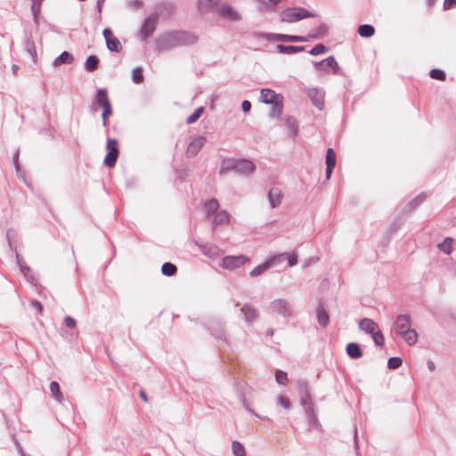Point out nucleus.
<instances>
[{
  "label": "nucleus",
  "instance_id": "nucleus-28",
  "mask_svg": "<svg viewBox=\"0 0 456 456\" xmlns=\"http://www.w3.org/2000/svg\"><path fill=\"white\" fill-rule=\"evenodd\" d=\"M238 164V159H226L222 161L220 174H224L227 171L234 170L235 166Z\"/></svg>",
  "mask_w": 456,
  "mask_h": 456
},
{
  "label": "nucleus",
  "instance_id": "nucleus-18",
  "mask_svg": "<svg viewBox=\"0 0 456 456\" xmlns=\"http://www.w3.org/2000/svg\"><path fill=\"white\" fill-rule=\"evenodd\" d=\"M278 97V94L272 89L265 88L260 92V101L265 104L273 103Z\"/></svg>",
  "mask_w": 456,
  "mask_h": 456
},
{
  "label": "nucleus",
  "instance_id": "nucleus-35",
  "mask_svg": "<svg viewBox=\"0 0 456 456\" xmlns=\"http://www.w3.org/2000/svg\"><path fill=\"white\" fill-rule=\"evenodd\" d=\"M325 164L330 167L336 166V152L332 148H329L326 151Z\"/></svg>",
  "mask_w": 456,
  "mask_h": 456
},
{
  "label": "nucleus",
  "instance_id": "nucleus-60",
  "mask_svg": "<svg viewBox=\"0 0 456 456\" xmlns=\"http://www.w3.org/2000/svg\"><path fill=\"white\" fill-rule=\"evenodd\" d=\"M30 305L31 306L35 307L38 312L41 313L43 311V305L39 301L32 300Z\"/></svg>",
  "mask_w": 456,
  "mask_h": 456
},
{
  "label": "nucleus",
  "instance_id": "nucleus-57",
  "mask_svg": "<svg viewBox=\"0 0 456 456\" xmlns=\"http://www.w3.org/2000/svg\"><path fill=\"white\" fill-rule=\"evenodd\" d=\"M241 109L243 110V112L245 113H248L251 110V103L248 100H244L241 103Z\"/></svg>",
  "mask_w": 456,
  "mask_h": 456
},
{
  "label": "nucleus",
  "instance_id": "nucleus-41",
  "mask_svg": "<svg viewBox=\"0 0 456 456\" xmlns=\"http://www.w3.org/2000/svg\"><path fill=\"white\" fill-rule=\"evenodd\" d=\"M429 76L431 78L440 81L445 80L446 77L445 72L439 69H432L429 72Z\"/></svg>",
  "mask_w": 456,
  "mask_h": 456
},
{
  "label": "nucleus",
  "instance_id": "nucleus-32",
  "mask_svg": "<svg viewBox=\"0 0 456 456\" xmlns=\"http://www.w3.org/2000/svg\"><path fill=\"white\" fill-rule=\"evenodd\" d=\"M177 267L174 264L169 262L164 263L161 266V273L168 277L175 275Z\"/></svg>",
  "mask_w": 456,
  "mask_h": 456
},
{
  "label": "nucleus",
  "instance_id": "nucleus-33",
  "mask_svg": "<svg viewBox=\"0 0 456 456\" xmlns=\"http://www.w3.org/2000/svg\"><path fill=\"white\" fill-rule=\"evenodd\" d=\"M452 239L450 237H447L444 239V240L442 243H439L437 245V247L441 251H443L446 255H450L452 251Z\"/></svg>",
  "mask_w": 456,
  "mask_h": 456
},
{
  "label": "nucleus",
  "instance_id": "nucleus-20",
  "mask_svg": "<svg viewBox=\"0 0 456 456\" xmlns=\"http://www.w3.org/2000/svg\"><path fill=\"white\" fill-rule=\"evenodd\" d=\"M196 244L198 245L202 254H204L206 256L214 259L219 256V249L216 246L198 243Z\"/></svg>",
  "mask_w": 456,
  "mask_h": 456
},
{
  "label": "nucleus",
  "instance_id": "nucleus-47",
  "mask_svg": "<svg viewBox=\"0 0 456 456\" xmlns=\"http://www.w3.org/2000/svg\"><path fill=\"white\" fill-rule=\"evenodd\" d=\"M373 341L376 346H381L384 345L385 338L380 330H376L374 333L371 334Z\"/></svg>",
  "mask_w": 456,
  "mask_h": 456
},
{
  "label": "nucleus",
  "instance_id": "nucleus-52",
  "mask_svg": "<svg viewBox=\"0 0 456 456\" xmlns=\"http://www.w3.org/2000/svg\"><path fill=\"white\" fill-rule=\"evenodd\" d=\"M154 30H140L138 37L142 41L147 42L152 36Z\"/></svg>",
  "mask_w": 456,
  "mask_h": 456
},
{
  "label": "nucleus",
  "instance_id": "nucleus-1",
  "mask_svg": "<svg viewBox=\"0 0 456 456\" xmlns=\"http://www.w3.org/2000/svg\"><path fill=\"white\" fill-rule=\"evenodd\" d=\"M197 39L198 36L190 30H168L157 38L156 46L160 51L167 50L172 47L192 45Z\"/></svg>",
  "mask_w": 456,
  "mask_h": 456
},
{
  "label": "nucleus",
  "instance_id": "nucleus-22",
  "mask_svg": "<svg viewBox=\"0 0 456 456\" xmlns=\"http://www.w3.org/2000/svg\"><path fill=\"white\" fill-rule=\"evenodd\" d=\"M95 101L102 108V107H108L110 104V102L108 97V93L106 88H100L97 90L96 95H95Z\"/></svg>",
  "mask_w": 456,
  "mask_h": 456
},
{
  "label": "nucleus",
  "instance_id": "nucleus-2",
  "mask_svg": "<svg viewBox=\"0 0 456 456\" xmlns=\"http://www.w3.org/2000/svg\"><path fill=\"white\" fill-rule=\"evenodd\" d=\"M411 317L409 314H400L395 322V333L399 335L409 345H415L418 334L411 328Z\"/></svg>",
  "mask_w": 456,
  "mask_h": 456
},
{
  "label": "nucleus",
  "instance_id": "nucleus-19",
  "mask_svg": "<svg viewBox=\"0 0 456 456\" xmlns=\"http://www.w3.org/2000/svg\"><path fill=\"white\" fill-rule=\"evenodd\" d=\"M347 355L351 359H359L362 356V351L359 344L351 342L346 345V348Z\"/></svg>",
  "mask_w": 456,
  "mask_h": 456
},
{
  "label": "nucleus",
  "instance_id": "nucleus-11",
  "mask_svg": "<svg viewBox=\"0 0 456 456\" xmlns=\"http://www.w3.org/2000/svg\"><path fill=\"white\" fill-rule=\"evenodd\" d=\"M256 170V165L253 161L247 159H238V164L235 166V172L240 175H248Z\"/></svg>",
  "mask_w": 456,
  "mask_h": 456
},
{
  "label": "nucleus",
  "instance_id": "nucleus-51",
  "mask_svg": "<svg viewBox=\"0 0 456 456\" xmlns=\"http://www.w3.org/2000/svg\"><path fill=\"white\" fill-rule=\"evenodd\" d=\"M277 403L284 409L289 410L290 408V402L288 397L283 395H279L277 398Z\"/></svg>",
  "mask_w": 456,
  "mask_h": 456
},
{
  "label": "nucleus",
  "instance_id": "nucleus-59",
  "mask_svg": "<svg viewBox=\"0 0 456 456\" xmlns=\"http://www.w3.org/2000/svg\"><path fill=\"white\" fill-rule=\"evenodd\" d=\"M18 159H19V151H17L15 152V154L13 155V158H12L13 164H14L15 170H16L17 174L20 173V166H19Z\"/></svg>",
  "mask_w": 456,
  "mask_h": 456
},
{
  "label": "nucleus",
  "instance_id": "nucleus-37",
  "mask_svg": "<svg viewBox=\"0 0 456 456\" xmlns=\"http://www.w3.org/2000/svg\"><path fill=\"white\" fill-rule=\"evenodd\" d=\"M232 450L234 456H246L244 446L238 441L232 443Z\"/></svg>",
  "mask_w": 456,
  "mask_h": 456
},
{
  "label": "nucleus",
  "instance_id": "nucleus-16",
  "mask_svg": "<svg viewBox=\"0 0 456 456\" xmlns=\"http://www.w3.org/2000/svg\"><path fill=\"white\" fill-rule=\"evenodd\" d=\"M270 206L272 208H275L281 203L282 192L279 188H271L267 195Z\"/></svg>",
  "mask_w": 456,
  "mask_h": 456
},
{
  "label": "nucleus",
  "instance_id": "nucleus-50",
  "mask_svg": "<svg viewBox=\"0 0 456 456\" xmlns=\"http://www.w3.org/2000/svg\"><path fill=\"white\" fill-rule=\"evenodd\" d=\"M275 379L278 384L285 385L286 381L288 380L287 373L282 370H277L275 373Z\"/></svg>",
  "mask_w": 456,
  "mask_h": 456
},
{
  "label": "nucleus",
  "instance_id": "nucleus-26",
  "mask_svg": "<svg viewBox=\"0 0 456 456\" xmlns=\"http://www.w3.org/2000/svg\"><path fill=\"white\" fill-rule=\"evenodd\" d=\"M230 220V215L225 210H221L216 212L215 218H214V226L213 228L216 229L220 224H225Z\"/></svg>",
  "mask_w": 456,
  "mask_h": 456
},
{
  "label": "nucleus",
  "instance_id": "nucleus-64",
  "mask_svg": "<svg viewBox=\"0 0 456 456\" xmlns=\"http://www.w3.org/2000/svg\"><path fill=\"white\" fill-rule=\"evenodd\" d=\"M139 395H140V398H141L143 402H145V403H147V402H148V396H147L146 393L144 392V390H140Z\"/></svg>",
  "mask_w": 456,
  "mask_h": 456
},
{
  "label": "nucleus",
  "instance_id": "nucleus-21",
  "mask_svg": "<svg viewBox=\"0 0 456 456\" xmlns=\"http://www.w3.org/2000/svg\"><path fill=\"white\" fill-rule=\"evenodd\" d=\"M316 314L318 323L323 328L327 327L330 323V316L327 310L323 307L322 305H319L316 310Z\"/></svg>",
  "mask_w": 456,
  "mask_h": 456
},
{
  "label": "nucleus",
  "instance_id": "nucleus-42",
  "mask_svg": "<svg viewBox=\"0 0 456 456\" xmlns=\"http://www.w3.org/2000/svg\"><path fill=\"white\" fill-rule=\"evenodd\" d=\"M211 333L216 338L217 340L225 342V333L222 327H216L211 329Z\"/></svg>",
  "mask_w": 456,
  "mask_h": 456
},
{
  "label": "nucleus",
  "instance_id": "nucleus-48",
  "mask_svg": "<svg viewBox=\"0 0 456 456\" xmlns=\"http://www.w3.org/2000/svg\"><path fill=\"white\" fill-rule=\"evenodd\" d=\"M16 259H17V264L20 266V272L23 273V275L25 277H28V274H30L32 273V270L30 269V267L28 265H24L20 263V256L17 253H16Z\"/></svg>",
  "mask_w": 456,
  "mask_h": 456
},
{
  "label": "nucleus",
  "instance_id": "nucleus-61",
  "mask_svg": "<svg viewBox=\"0 0 456 456\" xmlns=\"http://www.w3.org/2000/svg\"><path fill=\"white\" fill-rule=\"evenodd\" d=\"M334 167L326 166L325 175L326 179L329 180L332 175Z\"/></svg>",
  "mask_w": 456,
  "mask_h": 456
},
{
  "label": "nucleus",
  "instance_id": "nucleus-10",
  "mask_svg": "<svg viewBox=\"0 0 456 456\" xmlns=\"http://www.w3.org/2000/svg\"><path fill=\"white\" fill-rule=\"evenodd\" d=\"M271 307L274 313L283 317H288L291 314V309L289 307V305L288 301H286L285 299L280 298L273 300L271 303Z\"/></svg>",
  "mask_w": 456,
  "mask_h": 456
},
{
  "label": "nucleus",
  "instance_id": "nucleus-17",
  "mask_svg": "<svg viewBox=\"0 0 456 456\" xmlns=\"http://www.w3.org/2000/svg\"><path fill=\"white\" fill-rule=\"evenodd\" d=\"M359 328L368 334H372L378 330L379 326L373 320L363 318L359 322Z\"/></svg>",
  "mask_w": 456,
  "mask_h": 456
},
{
  "label": "nucleus",
  "instance_id": "nucleus-49",
  "mask_svg": "<svg viewBox=\"0 0 456 456\" xmlns=\"http://www.w3.org/2000/svg\"><path fill=\"white\" fill-rule=\"evenodd\" d=\"M16 259H17V264L20 266V272L23 273V275L25 277H28V274H30L32 273V270L30 269V267L28 265H24L20 263V256L17 253H16Z\"/></svg>",
  "mask_w": 456,
  "mask_h": 456
},
{
  "label": "nucleus",
  "instance_id": "nucleus-43",
  "mask_svg": "<svg viewBox=\"0 0 456 456\" xmlns=\"http://www.w3.org/2000/svg\"><path fill=\"white\" fill-rule=\"evenodd\" d=\"M203 112V107H199L198 109H196L194 110V112L192 114H191L187 119H186V123L187 124H193L195 123L200 117V115L202 114Z\"/></svg>",
  "mask_w": 456,
  "mask_h": 456
},
{
  "label": "nucleus",
  "instance_id": "nucleus-4",
  "mask_svg": "<svg viewBox=\"0 0 456 456\" xmlns=\"http://www.w3.org/2000/svg\"><path fill=\"white\" fill-rule=\"evenodd\" d=\"M118 140L114 138H108L106 143L107 154L104 158V165L108 167H113L116 163L119 154L118 147Z\"/></svg>",
  "mask_w": 456,
  "mask_h": 456
},
{
  "label": "nucleus",
  "instance_id": "nucleus-44",
  "mask_svg": "<svg viewBox=\"0 0 456 456\" xmlns=\"http://www.w3.org/2000/svg\"><path fill=\"white\" fill-rule=\"evenodd\" d=\"M328 47H326L324 45L318 44L314 47H313L308 53L311 55H319L322 53H325L326 52H328Z\"/></svg>",
  "mask_w": 456,
  "mask_h": 456
},
{
  "label": "nucleus",
  "instance_id": "nucleus-9",
  "mask_svg": "<svg viewBox=\"0 0 456 456\" xmlns=\"http://www.w3.org/2000/svg\"><path fill=\"white\" fill-rule=\"evenodd\" d=\"M207 139L205 136L200 135L193 138L191 142L188 145L186 154L189 158L195 157L199 151L201 150V148L206 143Z\"/></svg>",
  "mask_w": 456,
  "mask_h": 456
},
{
  "label": "nucleus",
  "instance_id": "nucleus-15",
  "mask_svg": "<svg viewBox=\"0 0 456 456\" xmlns=\"http://www.w3.org/2000/svg\"><path fill=\"white\" fill-rule=\"evenodd\" d=\"M240 313L248 325L258 316L257 310L249 304H244L240 308Z\"/></svg>",
  "mask_w": 456,
  "mask_h": 456
},
{
  "label": "nucleus",
  "instance_id": "nucleus-46",
  "mask_svg": "<svg viewBox=\"0 0 456 456\" xmlns=\"http://www.w3.org/2000/svg\"><path fill=\"white\" fill-rule=\"evenodd\" d=\"M102 125L103 126H108V118L110 116L112 115V108H111V105H109L108 107H102Z\"/></svg>",
  "mask_w": 456,
  "mask_h": 456
},
{
  "label": "nucleus",
  "instance_id": "nucleus-29",
  "mask_svg": "<svg viewBox=\"0 0 456 456\" xmlns=\"http://www.w3.org/2000/svg\"><path fill=\"white\" fill-rule=\"evenodd\" d=\"M426 199H427V194L422 192V193L419 194L415 199H413L412 200L408 202L406 204L405 208H407L408 211H412L418 206H419L422 202H424L426 200Z\"/></svg>",
  "mask_w": 456,
  "mask_h": 456
},
{
  "label": "nucleus",
  "instance_id": "nucleus-30",
  "mask_svg": "<svg viewBox=\"0 0 456 456\" xmlns=\"http://www.w3.org/2000/svg\"><path fill=\"white\" fill-rule=\"evenodd\" d=\"M50 392L52 396L59 403H61L63 400V395L60 390L59 383L56 381H52L50 383Z\"/></svg>",
  "mask_w": 456,
  "mask_h": 456
},
{
  "label": "nucleus",
  "instance_id": "nucleus-23",
  "mask_svg": "<svg viewBox=\"0 0 456 456\" xmlns=\"http://www.w3.org/2000/svg\"><path fill=\"white\" fill-rule=\"evenodd\" d=\"M219 208V203L217 200L211 199L208 201H206L203 205V208L206 211V216L209 217L210 216L216 214L217 209Z\"/></svg>",
  "mask_w": 456,
  "mask_h": 456
},
{
  "label": "nucleus",
  "instance_id": "nucleus-56",
  "mask_svg": "<svg viewBox=\"0 0 456 456\" xmlns=\"http://www.w3.org/2000/svg\"><path fill=\"white\" fill-rule=\"evenodd\" d=\"M456 6V0H444V9L450 10Z\"/></svg>",
  "mask_w": 456,
  "mask_h": 456
},
{
  "label": "nucleus",
  "instance_id": "nucleus-25",
  "mask_svg": "<svg viewBox=\"0 0 456 456\" xmlns=\"http://www.w3.org/2000/svg\"><path fill=\"white\" fill-rule=\"evenodd\" d=\"M276 48L279 53L285 54H293L305 51V46L284 45L281 44L277 45Z\"/></svg>",
  "mask_w": 456,
  "mask_h": 456
},
{
  "label": "nucleus",
  "instance_id": "nucleus-24",
  "mask_svg": "<svg viewBox=\"0 0 456 456\" xmlns=\"http://www.w3.org/2000/svg\"><path fill=\"white\" fill-rule=\"evenodd\" d=\"M99 62V58L96 55H89L85 61L84 68L88 72H94L98 69Z\"/></svg>",
  "mask_w": 456,
  "mask_h": 456
},
{
  "label": "nucleus",
  "instance_id": "nucleus-3",
  "mask_svg": "<svg viewBox=\"0 0 456 456\" xmlns=\"http://www.w3.org/2000/svg\"><path fill=\"white\" fill-rule=\"evenodd\" d=\"M297 390L300 395V403L304 407L311 425L317 424V416L314 409V402L311 396L310 387L307 381L299 380L297 382Z\"/></svg>",
  "mask_w": 456,
  "mask_h": 456
},
{
  "label": "nucleus",
  "instance_id": "nucleus-53",
  "mask_svg": "<svg viewBox=\"0 0 456 456\" xmlns=\"http://www.w3.org/2000/svg\"><path fill=\"white\" fill-rule=\"evenodd\" d=\"M286 260L288 261V265L292 267L297 264V256L295 253H289V256L286 257Z\"/></svg>",
  "mask_w": 456,
  "mask_h": 456
},
{
  "label": "nucleus",
  "instance_id": "nucleus-36",
  "mask_svg": "<svg viewBox=\"0 0 456 456\" xmlns=\"http://www.w3.org/2000/svg\"><path fill=\"white\" fill-rule=\"evenodd\" d=\"M270 268V265H268L267 261L264 264H261L257 266H256L253 270L250 271L249 275L252 278L257 277L261 275L265 270Z\"/></svg>",
  "mask_w": 456,
  "mask_h": 456
},
{
  "label": "nucleus",
  "instance_id": "nucleus-12",
  "mask_svg": "<svg viewBox=\"0 0 456 456\" xmlns=\"http://www.w3.org/2000/svg\"><path fill=\"white\" fill-rule=\"evenodd\" d=\"M107 48L111 52L119 53L122 49L119 40L113 35V30H102Z\"/></svg>",
  "mask_w": 456,
  "mask_h": 456
},
{
  "label": "nucleus",
  "instance_id": "nucleus-55",
  "mask_svg": "<svg viewBox=\"0 0 456 456\" xmlns=\"http://www.w3.org/2000/svg\"><path fill=\"white\" fill-rule=\"evenodd\" d=\"M15 235H16V232L14 230L10 229L7 231L6 238H7L10 248H12V239Z\"/></svg>",
  "mask_w": 456,
  "mask_h": 456
},
{
  "label": "nucleus",
  "instance_id": "nucleus-13",
  "mask_svg": "<svg viewBox=\"0 0 456 456\" xmlns=\"http://www.w3.org/2000/svg\"><path fill=\"white\" fill-rule=\"evenodd\" d=\"M312 103L320 110L324 107V93L318 88H311L307 93Z\"/></svg>",
  "mask_w": 456,
  "mask_h": 456
},
{
  "label": "nucleus",
  "instance_id": "nucleus-8",
  "mask_svg": "<svg viewBox=\"0 0 456 456\" xmlns=\"http://www.w3.org/2000/svg\"><path fill=\"white\" fill-rule=\"evenodd\" d=\"M314 67L317 70L320 71H328L330 69H332L334 74H338L340 69L338 62L336 61L333 56H329L328 58L319 62H315Z\"/></svg>",
  "mask_w": 456,
  "mask_h": 456
},
{
  "label": "nucleus",
  "instance_id": "nucleus-40",
  "mask_svg": "<svg viewBox=\"0 0 456 456\" xmlns=\"http://www.w3.org/2000/svg\"><path fill=\"white\" fill-rule=\"evenodd\" d=\"M403 364V360L400 357L393 356L390 357L387 361V368L390 370H396L400 368Z\"/></svg>",
  "mask_w": 456,
  "mask_h": 456
},
{
  "label": "nucleus",
  "instance_id": "nucleus-34",
  "mask_svg": "<svg viewBox=\"0 0 456 456\" xmlns=\"http://www.w3.org/2000/svg\"><path fill=\"white\" fill-rule=\"evenodd\" d=\"M132 80L135 84H142L144 80L142 74V69L141 67H135L132 70Z\"/></svg>",
  "mask_w": 456,
  "mask_h": 456
},
{
  "label": "nucleus",
  "instance_id": "nucleus-63",
  "mask_svg": "<svg viewBox=\"0 0 456 456\" xmlns=\"http://www.w3.org/2000/svg\"><path fill=\"white\" fill-rule=\"evenodd\" d=\"M26 279L28 280V281H29L31 284H36L37 282V279L35 277V275L33 274V273H31L30 274H28V277H26Z\"/></svg>",
  "mask_w": 456,
  "mask_h": 456
},
{
  "label": "nucleus",
  "instance_id": "nucleus-31",
  "mask_svg": "<svg viewBox=\"0 0 456 456\" xmlns=\"http://www.w3.org/2000/svg\"><path fill=\"white\" fill-rule=\"evenodd\" d=\"M289 256L288 252L281 253L275 256H273L267 260L268 265L270 267L276 266L280 265L281 263L284 262L286 260V257Z\"/></svg>",
  "mask_w": 456,
  "mask_h": 456
},
{
  "label": "nucleus",
  "instance_id": "nucleus-38",
  "mask_svg": "<svg viewBox=\"0 0 456 456\" xmlns=\"http://www.w3.org/2000/svg\"><path fill=\"white\" fill-rule=\"evenodd\" d=\"M222 14L230 20H238L240 18L239 13L229 6H224L222 8Z\"/></svg>",
  "mask_w": 456,
  "mask_h": 456
},
{
  "label": "nucleus",
  "instance_id": "nucleus-6",
  "mask_svg": "<svg viewBox=\"0 0 456 456\" xmlns=\"http://www.w3.org/2000/svg\"><path fill=\"white\" fill-rule=\"evenodd\" d=\"M256 37H264L269 41H281V42H305V41L308 40L306 37L289 36V35L274 34V33H267V34L258 33V34H256Z\"/></svg>",
  "mask_w": 456,
  "mask_h": 456
},
{
  "label": "nucleus",
  "instance_id": "nucleus-5",
  "mask_svg": "<svg viewBox=\"0 0 456 456\" xmlns=\"http://www.w3.org/2000/svg\"><path fill=\"white\" fill-rule=\"evenodd\" d=\"M310 12L303 8H290L281 13V20L287 22H294L304 18L310 17Z\"/></svg>",
  "mask_w": 456,
  "mask_h": 456
},
{
  "label": "nucleus",
  "instance_id": "nucleus-14",
  "mask_svg": "<svg viewBox=\"0 0 456 456\" xmlns=\"http://www.w3.org/2000/svg\"><path fill=\"white\" fill-rule=\"evenodd\" d=\"M37 37H35L31 32L25 34L24 48L26 52L32 57L34 62L37 60V50L35 41Z\"/></svg>",
  "mask_w": 456,
  "mask_h": 456
},
{
  "label": "nucleus",
  "instance_id": "nucleus-62",
  "mask_svg": "<svg viewBox=\"0 0 456 456\" xmlns=\"http://www.w3.org/2000/svg\"><path fill=\"white\" fill-rule=\"evenodd\" d=\"M288 124H289V126L290 130L292 131L293 134L295 135L297 134V127H295V126H294V120H291L290 118H289Z\"/></svg>",
  "mask_w": 456,
  "mask_h": 456
},
{
  "label": "nucleus",
  "instance_id": "nucleus-58",
  "mask_svg": "<svg viewBox=\"0 0 456 456\" xmlns=\"http://www.w3.org/2000/svg\"><path fill=\"white\" fill-rule=\"evenodd\" d=\"M359 35L362 37H370L374 35L375 30H357Z\"/></svg>",
  "mask_w": 456,
  "mask_h": 456
},
{
  "label": "nucleus",
  "instance_id": "nucleus-27",
  "mask_svg": "<svg viewBox=\"0 0 456 456\" xmlns=\"http://www.w3.org/2000/svg\"><path fill=\"white\" fill-rule=\"evenodd\" d=\"M73 61V55L69 52L64 51L53 61V65L59 66L60 64H71Z\"/></svg>",
  "mask_w": 456,
  "mask_h": 456
},
{
  "label": "nucleus",
  "instance_id": "nucleus-54",
  "mask_svg": "<svg viewBox=\"0 0 456 456\" xmlns=\"http://www.w3.org/2000/svg\"><path fill=\"white\" fill-rule=\"evenodd\" d=\"M76 320L71 316H66L64 319V324L70 329H73L76 327Z\"/></svg>",
  "mask_w": 456,
  "mask_h": 456
},
{
  "label": "nucleus",
  "instance_id": "nucleus-45",
  "mask_svg": "<svg viewBox=\"0 0 456 456\" xmlns=\"http://www.w3.org/2000/svg\"><path fill=\"white\" fill-rule=\"evenodd\" d=\"M44 2V0H32L31 1V11L33 12V15L35 19H37V16L40 12L41 4Z\"/></svg>",
  "mask_w": 456,
  "mask_h": 456
},
{
  "label": "nucleus",
  "instance_id": "nucleus-39",
  "mask_svg": "<svg viewBox=\"0 0 456 456\" xmlns=\"http://www.w3.org/2000/svg\"><path fill=\"white\" fill-rule=\"evenodd\" d=\"M272 110L270 112V116L272 118H279L282 112V103L279 102L278 100L274 102L273 103H271Z\"/></svg>",
  "mask_w": 456,
  "mask_h": 456
},
{
  "label": "nucleus",
  "instance_id": "nucleus-7",
  "mask_svg": "<svg viewBox=\"0 0 456 456\" xmlns=\"http://www.w3.org/2000/svg\"><path fill=\"white\" fill-rule=\"evenodd\" d=\"M249 258L244 255L239 256H224L222 260V267L229 270H234L244 265Z\"/></svg>",
  "mask_w": 456,
  "mask_h": 456
}]
</instances>
